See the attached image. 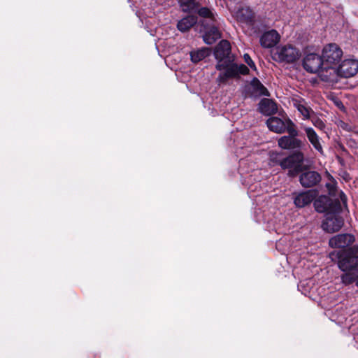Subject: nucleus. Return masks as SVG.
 <instances>
[{
	"instance_id": "1",
	"label": "nucleus",
	"mask_w": 358,
	"mask_h": 358,
	"mask_svg": "<svg viewBox=\"0 0 358 358\" xmlns=\"http://www.w3.org/2000/svg\"><path fill=\"white\" fill-rule=\"evenodd\" d=\"M230 53V43L227 40H222L216 46L214 52L215 58L219 60L216 69L222 71L217 78L219 84L225 83L230 78H237L241 75H247L249 73V69L245 65L230 63L229 61L224 60Z\"/></svg>"
},
{
	"instance_id": "2",
	"label": "nucleus",
	"mask_w": 358,
	"mask_h": 358,
	"mask_svg": "<svg viewBox=\"0 0 358 358\" xmlns=\"http://www.w3.org/2000/svg\"><path fill=\"white\" fill-rule=\"evenodd\" d=\"M332 259H338V266L343 272L341 281L350 285L358 278V250L355 248L338 252H331Z\"/></svg>"
},
{
	"instance_id": "3",
	"label": "nucleus",
	"mask_w": 358,
	"mask_h": 358,
	"mask_svg": "<svg viewBox=\"0 0 358 358\" xmlns=\"http://www.w3.org/2000/svg\"><path fill=\"white\" fill-rule=\"evenodd\" d=\"M273 59L276 61L286 63H294L301 55V51L291 44L280 45L273 50Z\"/></svg>"
},
{
	"instance_id": "4",
	"label": "nucleus",
	"mask_w": 358,
	"mask_h": 358,
	"mask_svg": "<svg viewBox=\"0 0 358 358\" xmlns=\"http://www.w3.org/2000/svg\"><path fill=\"white\" fill-rule=\"evenodd\" d=\"M268 128L277 134H282L286 131L290 135L298 136L295 125L289 118L282 120L277 117H271L266 121Z\"/></svg>"
},
{
	"instance_id": "5",
	"label": "nucleus",
	"mask_w": 358,
	"mask_h": 358,
	"mask_svg": "<svg viewBox=\"0 0 358 358\" xmlns=\"http://www.w3.org/2000/svg\"><path fill=\"white\" fill-rule=\"evenodd\" d=\"M342 50L335 43H330L324 47L322 55V60L324 65L335 66L341 59Z\"/></svg>"
},
{
	"instance_id": "6",
	"label": "nucleus",
	"mask_w": 358,
	"mask_h": 358,
	"mask_svg": "<svg viewBox=\"0 0 358 358\" xmlns=\"http://www.w3.org/2000/svg\"><path fill=\"white\" fill-rule=\"evenodd\" d=\"M303 162V154L301 152H296L287 157H283L280 167L282 169H292L293 170H289V175L294 176L296 173L301 171Z\"/></svg>"
},
{
	"instance_id": "7",
	"label": "nucleus",
	"mask_w": 358,
	"mask_h": 358,
	"mask_svg": "<svg viewBox=\"0 0 358 358\" xmlns=\"http://www.w3.org/2000/svg\"><path fill=\"white\" fill-rule=\"evenodd\" d=\"M317 192L315 189L301 191L292 194L294 203L297 208H303L310 203L317 197Z\"/></svg>"
},
{
	"instance_id": "8",
	"label": "nucleus",
	"mask_w": 358,
	"mask_h": 358,
	"mask_svg": "<svg viewBox=\"0 0 358 358\" xmlns=\"http://www.w3.org/2000/svg\"><path fill=\"white\" fill-rule=\"evenodd\" d=\"M323 65L321 57L315 53L308 54L303 61V68L310 73H318Z\"/></svg>"
},
{
	"instance_id": "9",
	"label": "nucleus",
	"mask_w": 358,
	"mask_h": 358,
	"mask_svg": "<svg viewBox=\"0 0 358 358\" xmlns=\"http://www.w3.org/2000/svg\"><path fill=\"white\" fill-rule=\"evenodd\" d=\"M343 220L341 217L335 214L328 213L326 219L322 222V229L329 232L334 233L338 231L343 225Z\"/></svg>"
},
{
	"instance_id": "10",
	"label": "nucleus",
	"mask_w": 358,
	"mask_h": 358,
	"mask_svg": "<svg viewBox=\"0 0 358 358\" xmlns=\"http://www.w3.org/2000/svg\"><path fill=\"white\" fill-rule=\"evenodd\" d=\"M338 70L340 76L352 77L358 72V60L354 59H345L339 65Z\"/></svg>"
},
{
	"instance_id": "11",
	"label": "nucleus",
	"mask_w": 358,
	"mask_h": 358,
	"mask_svg": "<svg viewBox=\"0 0 358 358\" xmlns=\"http://www.w3.org/2000/svg\"><path fill=\"white\" fill-rule=\"evenodd\" d=\"M318 74L322 81L328 83H336L340 76L338 68L330 65H323Z\"/></svg>"
},
{
	"instance_id": "12",
	"label": "nucleus",
	"mask_w": 358,
	"mask_h": 358,
	"mask_svg": "<svg viewBox=\"0 0 358 358\" xmlns=\"http://www.w3.org/2000/svg\"><path fill=\"white\" fill-rule=\"evenodd\" d=\"M299 180L303 187H310L321 180V176L317 171H308L301 174Z\"/></svg>"
},
{
	"instance_id": "13",
	"label": "nucleus",
	"mask_w": 358,
	"mask_h": 358,
	"mask_svg": "<svg viewBox=\"0 0 358 358\" xmlns=\"http://www.w3.org/2000/svg\"><path fill=\"white\" fill-rule=\"evenodd\" d=\"M354 241V236L350 234H338L329 240V245L332 248H344L351 245Z\"/></svg>"
},
{
	"instance_id": "14",
	"label": "nucleus",
	"mask_w": 358,
	"mask_h": 358,
	"mask_svg": "<svg viewBox=\"0 0 358 358\" xmlns=\"http://www.w3.org/2000/svg\"><path fill=\"white\" fill-rule=\"evenodd\" d=\"M296 136H284L279 138L278 145L285 150L296 149L301 147V141L296 138Z\"/></svg>"
},
{
	"instance_id": "15",
	"label": "nucleus",
	"mask_w": 358,
	"mask_h": 358,
	"mask_svg": "<svg viewBox=\"0 0 358 358\" xmlns=\"http://www.w3.org/2000/svg\"><path fill=\"white\" fill-rule=\"evenodd\" d=\"M280 36L275 30L265 32L260 38L261 45L264 48H271L278 43Z\"/></svg>"
},
{
	"instance_id": "16",
	"label": "nucleus",
	"mask_w": 358,
	"mask_h": 358,
	"mask_svg": "<svg viewBox=\"0 0 358 358\" xmlns=\"http://www.w3.org/2000/svg\"><path fill=\"white\" fill-rule=\"evenodd\" d=\"M259 110L263 115L268 116L277 113L278 106L273 100L263 99L259 103Z\"/></svg>"
},
{
	"instance_id": "17",
	"label": "nucleus",
	"mask_w": 358,
	"mask_h": 358,
	"mask_svg": "<svg viewBox=\"0 0 358 358\" xmlns=\"http://www.w3.org/2000/svg\"><path fill=\"white\" fill-rule=\"evenodd\" d=\"M292 103L294 108H296L303 116V119L308 120L310 118V113H313V111L303 99L293 98Z\"/></svg>"
},
{
	"instance_id": "18",
	"label": "nucleus",
	"mask_w": 358,
	"mask_h": 358,
	"mask_svg": "<svg viewBox=\"0 0 358 358\" xmlns=\"http://www.w3.org/2000/svg\"><path fill=\"white\" fill-rule=\"evenodd\" d=\"M332 201L327 196H320L314 201V207L316 211L319 213L332 211Z\"/></svg>"
},
{
	"instance_id": "19",
	"label": "nucleus",
	"mask_w": 358,
	"mask_h": 358,
	"mask_svg": "<svg viewBox=\"0 0 358 358\" xmlns=\"http://www.w3.org/2000/svg\"><path fill=\"white\" fill-rule=\"evenodd\" d=\"M303 129L306 132L307 138L314 148L321 154L323 153L322 146L320 142V138L315 130L309 127H304Z\"/></svg>"
},
{
	"instance_id": "20",
	"label": "nucleus",
	"mask_w": 358,
	"mask_h": 358,
	"mask_svg": "<svg viewBox=\"0 0 358 358\" xmlns=\"http://www.w3.org/2000/svg\"><path fill=\"white\" fill-rule=\"evenodd\" d=\"M204 32L203 38L204 42L208 45L214 43L221 37L220 32L214 24L209 28L205 29Z\"/></svg>"
},
{
	"instance_id": "21",
	"label": "nucleus",
	"mask_w": 358,
	"mask_h": 358,
	"mask_svg": "<svg viewBox=\"0 0 358 358\" xmlns=\"http://www.w3.org/2000/svg\"><path fill=\"white\" fill-rule=\"evenodd\" d=\"M197 22V18L195 16L189 15L180 20L177 24L178 29L185 32L194 25Z\"/></svg>"
},
{
	"instance_id": "22",
	"label": "nucleus",
	"mask_w": 358,
	"mask_h": 358,
	"mask_svg": "<svg viewBox=\"0 0 358 358\" xmlns=\"http://www.w3.org/2000/svg\"><path fill=\"white\" fill-rule=\"evenodd\" d=\"M210 53V50L208 48L192 50L190 52L191 60L194 63H197L208 56Z\"/></svg>"
},
{
	"instance_id": "23",
	"label": "nucleus",
	"mask_w": 358,
	"mask_h": 358,
	"mask_svg": "<svg viewBox=\"0 0 358 358\" xmlns=\"http://www.w3.org/2000/svg\"><path fill=\"white\" fill-rule=\"evenodd\" d=\"M251 86L253 92L257 96H269L267 89L261 83V82L255 78L251 81Z\"/></svg>"
},
{
	"instance_id": "24",
	"label": "nucleus",
	"mask_w": 358,
	"mask_h": 358,
	"mask_svg": "<svg viewBox=\"0 0 358 358\" xmlns=\"http://www.w3.org/2000/svg\"><path fill=\"white\" fill-rule=\"evenodd\" d=\"M236 17L241 22H248L252 18V10L249 8H241L236 13Z\"/></svg>"
},
{
	"instance_id": "25",
	"label": "nucleus",
	"mask_w": 358,
	"mask_h": 358,
	"mask_svg": "<svg viewBox=\"0 0 358 358\" xmlns=\"http://www.w3.org/2000/svg\"><path fill=\"white\" fill-rule=\"evenodd\" d=\"M283 155L281 152L272 151L269 153V164L271 166H281Z\"/></svg>"
},
{
	"instance_id": "26",
	"label": "nucleus",
	"mask_w": 358,
	"mask_h": 358,
	"mask_svg": "<svg viewBox=\"0 0 358 358\" xmlns=\"http://www.w3.org/2000/svg\"><path fill=\"white\" fill-rule=\"evenodd\" d=\"M199 15L210 22H214L215 20L213 13L208 8L203 7L199 10Z\"/></svg>"
},
{
	"instance_id": "27",
	"label": "nucleus",
	"mask_w": 358,
	"mask_h": 358,
	"mask_svg": "<svg viewBox=\"0 0 358 358\" xmlns=\"http://www.w3.org/2000/svg\"><path fill=\"white\" fill-rule=\"evenodd\" d=\"M311 121H312V123L313 124V125L315 127H317V128H318V129H320L321 130H322V129H324L325 128V124L320 118H318V117H313L311 119Z\"/></svg>"
},
{
	"instance_id": "28",
	"label": "nucleus",
	"mask_w": 358,
	"mask_h": 358,
	"mask_svg": "<svg viewBox=\"0 0 358 358\" xmlns=\"http://www.w3.org/2000/svg\"><path fill=\"white\" fill-rule=\"evenodd\" d=\"M195 0H179L180 6L183 10L189 9L194 3Z\"/></svg>"
},
{
	"instance_id": "29",
	"label": "nucleus",
	"mask_w": 358,
	"mask_h": 358,
	"mask_svg": "<svg viewBox=\"0 0 358 358\" xmlns=\"http://www.w3.org/2000/svg\"><path fill=\"white\" fill-rule=\"evenodd\" d=\"M243 59H244L245 62L252 69H253V70H256L257 69L255 62L252 61V59H251L250 56L248 53H245V54L243 55Z\"/></svg>"
},
{
	"instance_id": "30",
	"label": "nucleus",
	"mask_w": 358,
	"mask_h": 358,
	"mask_svg": "<svg viewBox=\"0 0 358 358\" xmlns=\"http://www.w3.org/2000/svg\"><path fill=\"white\" fill-rule=\"evenodd\" d=\"M341 199L344 203H346L347 197L343 192L341 194Z\"/></svg>"
},
{
	"instance_id": "31",
	"label": "nucleus",
	"mask_w": 358,
	"mask_h": 358,
	"mask_svg": "<svg viewBox=\"0 0 358 358\" xmlns=\"http://www.w3.org/2000/svg\"><path fill=\"white\" fill-rule=\"evenodd\" d=\"M336 106H337L338 107H339L340 108H343V103H341V101H336Z\"/></svg>"
},
{
	"instance_id": "32",
	"label": "nucleus",
	"mask_w": 358,
	"mask_h": 358,
	"mask_svg": "<svg viewBox=\"0 0 358 358\" xmlns=\"http://www.w3.org/2000/svg\"><path fill=\"white\" fill-rule=\"evenodd\" d=\"M354 282H356V285L358 287V278Z\"/></svg>"
}]
</instances>
